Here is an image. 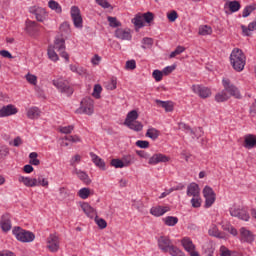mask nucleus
<instances>
[{"mask_svg":"<svg viewBox=\"0 0 256 256\" xmlns=\"http://www.w3.org/2000/svg\"><path fill=\"white\" fill-rule=\"evenodd\" d=\"M71 17L75 27L78 29L83 27V18L81 17V10H79V7H71Z\"/></svg>","mask_w":256,"mask_h":256,"instance_id":"nucleus-12","label":"nucleus"},{"mask_svg":"<svg viewBox=\"0 0 256 256\" xmlns=\"http://www.w3.org/2000/svg\"><path fill=\"white\" fill-rule=\"evenodd\" d=\"M139 119V113H137V110H132L128 112L126 119L124 121V125H127L129 123H133Z\"/></svg>","mask_w":256,"mask_h":256,"instance_id":"nucleus-29","label":"nucleus"},{"mask_svg":"<svg viewBox=\"0 0 256 256\" xmlns=\"http://www.w3.org/2000/svg\"><path fill=\"white\" fill-rule=\"evenodd\" d=\"M158 249L162 251V253H169V249L172 247L173 242L168 236H160L157 240Z\"/></svg>","mask_w":256,"mask_h":256,"instance_id":"nucleus-11","label":"nucleus"},{"mask_svg":"<svg viewBox=\"0 0 256 256\" xmlns=\"http://www.w3.org/2000/svg\"><path fill=\"white\" fill-rule=\"evenodd\" d=\"M94 217H95L94 221H95L96 225H98L99 229L107 228V221H105V219L100 218L99 216H97V214Z\"/></svg>","mask_w":256,"mask_h":256,"instance_id":"nucleus-45","label":"nucleus"},{"mask_svg":"<svg viewBox=\"0 0 256 256\" xmlns=\"http://www.w3.org/2000/svg\"><path fill=\"white\" fill-rule=\"evenodd\" d=\"M125 126L130 128L132 131H143V124L137 120L130 122L129 124H125Z\"/></svg>","mask_w":256,"mask_h":256,"instance_id":"nucleus-35","label":"nucleus"},{"mask_svg":"<svg viewBox=\"0 0 256 256\" xmlns=\"http://www.w3.org/2000/svg\"><path fill=\"white\" fill-rule=\"evenodd\" d=\"M52 83L60 93H63L67 97H71V95H73V87H71L69 82L65 81L63 78L54 79Z\"/></svg>","mask_w":256,"mask_h":256,"instance_id":"nucleus-7","label":"nucleus"},{"mask_svg":"<svg viewBox=\"0 0 256 256\" xmlns=\"http://www.w3.org/2000/svg\"><path fill=\"white\" fill-rule=\"evenodd\" d=\"M169 209L167 207L163 206H156L151 208L150 213L151 215H154V217H161L162 215H165Z\"/></svg>","mask_w":256,"mask_h":256,"instance_id":"nucleus-28","label":"nucleus"},{"mask_svg":"<svg viewBox=\"0 0 256 256\" xmlns=\"http://www.w3.org/2000/svg\"><path fill=\"white\" fill-rule=\"evenodd\" d=\"M213 33V28L209 25H201L198 29V35L206 36Z\"/></svg>","mask_w":256,"mask_h":256,"instance_id":"nucleus-36","label":"nucleus"},{"mask_svg":"<svg viewBox=\"0 0 256 256\" xmlns=\"http://www.w3.org/2000/svg\"><path fill=\"white\" fill-rule=\"evenodd\" d=\"M29 13L31 15L35 16L36 21H39V23H43L49 17V14L47 13V10L43 7L39 6H32L29 8Z\"/></svg>","mask_w":256,"mask_h":256,"instance_id":"nucleus-10","label":"nucleus"},{"mask_svg":"<svg viewBox=\"0 0 256 256\" xmlns=\"http://www.w3.org/2000/svg\"><path fill=\"white\" fill-rule=\"evenodd\" d=\"M187 197H199L201 196V188H199V184L191 183L187 187L186 191Z\"/></svg>","mask_w":256,"mask_h":256,"instance_id":"nucleus-20","label":"nucleus"},{"mask_svg":"<svg viewBox=\"0 0 256 256\" xmlns=\"http://www.w3.org/2000/svg\"><path fill=\"white\" fill-rule=\"evenodd\" d=\"M0 227L4 233L11 231V217L8 214L2 216L0 221Z\"/></svg>","mask_w":256,"mask_h":256,"instance_id":"nucleus-24","label":"nucleus"},{"mask_svg":"<svg viewBox=\"0 0 256 256\" xmlns=\"http://www.w3.org/2000/svg\"><path fill=\"white\" fill-rule=\"evenodd\" d=\"M240 241L242 243H253L255 241V236L251 230L242 227L240 228Z\"/></svg>","mask_w":256,"mask_h":256,"instance_id":"nucleus-16","label":"nucleus"},{"mask_svg":"<svg viewBox=\"0 0 256 256\" xmlns=\"http://www.w3.org/2000/svg\"><path fill=\"white\" fill-rule=\"evenodd\" d=\"M90 157L92 159V163H94V165H96V167H98L102 171H105V169H107L105 167V161H103V159H101V157H99L97 154L91 152Z\"/></svg>","mask_w":256,"mask_h":256,"instance_id":"nucleus-26","label":"nucleus"},{"mask_svg":"<svg viewBox=\"0 0 256 256\" xmlns=\"http://www.w3.org/2000/svg\"><path fill=\"white\" fill-rule=\"evenodd\" d=\"M166 16L168 21H170V23H175V21L179 19V14H177V11L175 10L168 12Z\"/></svg>","mask_w":256,"mask_h":256,"instance_id":"nucleus-50","label":"nucleus"},{"mask_svg":"<svg viewBox=\"0 0 256 256\" xmlns=\"http://www.w3.org/2000/svg\"><path fill=\"white\" fill-rule=\"evenodd\" d=\"M72 173L73 175H77L78 179H80V181H83V183H85L86 185H89L91 183V178H89V174H87V172L82 171L79 168H74Z\"/></svg>","mask_w":256,"mask_h":256,"instance_id":"nucleus-22","label":"nucleus"},{"mask_svg":"<svg viewBox=\"0 0 256 256\" xmlns=\"http://www.w3.org/2000/svg\"><path fill=\"white\" fill-rule=\"evenodd\" d=\"M183 190V186H176V187H172L168 190H166L165 192H163L159 199H165V197H167V195H171V193H173V191H181Z\"/></svg>","mask_w":256,"mask_h":256,"instance_id":"nucleus-43","label":"nucleus"},{"mask_svg":"<svg viewBox=\"0 0 256 256\" xmlns=\"http://www.w3.org/2000/svg\"><path fill=\"white\" fill-rule=\"evenodd\" d=\"M122 162L124 167H129V165H133V163H135V157H133L131 154L124 155L122 157Z\"/></svg>","mask_w":256,"mask_h":256,"instance_id":"nucleus-39","label":"nucleus"},{"mask_svg":"<svg viewBox=\"0 0 256 256\" xmlns=\"http://www.w3.org/2000/svg\"><path fill=\"white\" fill-rule=\"evenodd\" d=\"M247 58L243 51L239 48H235L230 54V62L235 71L241 73L245 69V63Z\"/></svg>","mask_w":256,"mask_h":256,"instance_id":"nucleus-4","label":"nucleus"},{"mask_svg":"<svg viewBox=\"0 0 256 256\" xmlns=\"http://www.w3.org/2000/svg\"><path fill=\"white\" fill-rule=\"evenodd\" d=\"M253 9V6H247L242 12V17H249L253 13Z\"/></svg>","mask_w":256,"mask_h":256,"instance_id":"nucleus-62","label":"nucleus"},{"mask_svg":"<svg viewBox=\"0 0 256 256\" xmlns=\"http://www.w3.org/2000/svg\"><path fill=\"white\" fill-rule=\"evenodd\" d=\"M208 233L211 237H216L217 239H225V233L221 232L216 225H211Z\"/></svg>","mask_w":256,"mask_h":256,"instance_id":"nucleus-27","label":"nucleus"},{"mask_svg":"<svg viewBox=\"0 0 256 256\" xmlns=\"http://www.w3.org/2000/svg\"><path fill=\"white\" fill-rule=\"evenodd\" d=\"M108 22L110 24V27H121V22L117 21V18L115 17H108Z\"/></svg>","mask_w":256,"mask_h":256,"instance_id":"nucleus-59","label":"nucleus"},{"mask_svg":"<svg viewBox=\"0 0 256 256\" xmlns=\"http://www.w3.org/2000/svg\"><path fill=\"white\" fill-rule=\"evenodd\" d=\"M115 37L117 39H121V41H131L132 35L131 30L129 28H117L115 31Z\"/></svg>","mask_w":256,"mask_h":256,"instance_id":"nucleus-19","label":"nucleus"},{"mask_svg":"<svg viewBox=\"0 0 256 256\" xmlns=\"http://www.w3.org/2000/svg\"><path fill=\"white\" fill-rule=\"evenodd\" d=\"M229 213L231 217H236L241 221L247 222L251 219V216L249 215V211L245 207L239 206L237 204H234L229 208Z\"/></svg>","mask_w":256,"mask_h":256,"instance_id":"nucleus-6","label":"nucleus"},{"mask_svg":"<svg viewBox=\"0 0 256 256\" xmlns=\"http://www.w3.org/2000/svg\"><path fill=\"white\" fill-rule=\"evenodd\" d=\"M163 221H164L165 225H167L168 227H175V225H177V223H179V218H177L175 216H167V217L163 218Z\"/></svg>","mask_w":256,"mask_h":256,"instance_id":"nucleus-34","label":"nucleus"},{"mask_svg":"<svg viewBox=\"0 0 256 256\" xmlns=\"http://www.w3.org/2000/svg\"><path fill=\"white\" fill-rule=\"evenodd\" d=\"M81 163V155L76 154L70 159V165L71 167H74V169H77V165Z\"/></svg>","mask_w":256,"mask_h":256,"instance_id":"nucleus-49","label":"nucleus"},{"mask_svg":"<svg viewBox=\"0 0 256 256\" xmlns=\"http://www.w3.org/2000/svg\"><path fill=\"white\" fill-rule=\"evenodd\" d=\"M193 93H195V95H199L201 97V99H207V97H211V89L202 86V85H192L191 87Z\"/></svg>","mask_w":256,"mask_h":256,"instance_id":"nucleus-13","label":"nucleus"},{"mask_svg":"<svg viewBox=\"0 0 256 256\" xmlns=\"http://www.w3.org/2000/svg\"><path fill=\"white\" fill-rule=\"evenodd\" d=\"M47 248L52 253H57L59 251V236L57 234H50L47 238Z\"/></svg>","mask_w":256,"mask_h":256,"instance_id":"nucleus-15","label":"nucleus"},{"mask_svg":"<svg viewBox=\"0 0 256 256\" xmlns=\"http://www.w3.org/2000/svg\"><path fill=\"white\" fill-rule=\"evenodd\" d=\"M106 89H108V91H114V89H117V79L112 78V79L106 84Z\"/></svg>","mask_w":256,"mask_h":256,"instance_id":"nucleus-56","label":"nucleus"},{"mask_svg":"<svg viewBox=\"0 0 256 256\" xmlns=\"http://www.w3.org/2000/svg\"><path fill=\"white\" fill-rule=\"evenodd\" d=\"M202 193L205 199L204 207H206V209H209V207H211L215 203L217 199V194H215V191H213V188H211L210 186H205Z\"/></svg>","mask_w":256,"mask_h":256,"instance_id":"nucleus-8","label":"nucleus"},{"mask_svg":"<svg viewBox=\"0 0 256 256\" xmlns=\"http://www.w3.org/2000/svg\"><path fill=\"white\" fill-rule=\"evenodd\" d=\"M222 85L224 87V90L218 92L215 95V101H217V103H223L225 101H228L230 97H235V99H241V93L239 92V89L235 87V85L231 84V80H229V78H224L222 80Z\"/></svg>","mask_w":256,"mask_h":256,"instance_id":"nucleus-1","label":"nucleus"},{"mask_svg":"<svg viewBox=\"0 0 256 256\" xmlns=\"http://www.w3.org/2000/svg\"><path fill=\"white\" fill-rule=\"evenodd\" d=\"M12 233L17 241H20L21 243H33V241H35V234L31 231L24 230L21 227H14Z\"/></svg>","mask_w":256,"mask_h":256,"instance_id":"nucleus-5","label":"nucleus"},{"mask_svg":"<svg viewBox=\"0 0 256 256\" xmlns=\"http://www.w3.org/2000/svg\"><path fill=\"white\" fill-rule=\"evenodd\" d=\"M179 127L180 129H183L188 135H190L192 139H199V137H201L203 133V129L201 128L192 129L191 127L183 123L180 124Z\"/></svg>","mask_w":256,"mask_h":256,"instance_id":"nucleus-17","label":"nucleus"},{"mask_svg":"<svg viewBox=\"0 0 256 256\" xmlns=\"http://www.w3.org/2000/svg\"><path fill=\"white\" fill-rule=\"evenodd\" d=\"M48 7L52 11H55L58 15H61V13H63V8L61 7V4H59V2L55 0H50L48 2Z\"/></svg>","mask_w":256,"mask_h":256,"instance_id":"nucleus-30","label":"nucleus"},{"mask_svg":"<svg viewBox=\"0 0 256 256\" xmlns=\"http://www.w3.org/2000/svg\"><path fill=\"white\" fill-rule=\"evenodd\" d=\"M220 255L221 256H231V251L227 249L225 246L220 247Z\"/></svg>","mask_w":256,"mask_h":256,"instance_id":"nucleus-64","label":"nucleus"},{"mask_svg":"<svg viewBox=\"0 0 256 256\" xmlns=\"http://www.w3.org/2000/svg\"><path fill=\"white\" fill-rule=\"evenodd\" d=\"M63 141H68L69 143H81V137L78 135H68L63 138Z\"/></svg>","mask_w":256,"mask_h":256,"instance_id":"nucleus-47","label":"nucleus"},{"mask_svg":"<svg viewBox=\"0 0 256 256\" xmlns=\"http://www.w3.org/2000/svg\"><path fill=\"white\" fill-rule=\"evenodd\" d=\"M101 91H103V87H101L99 84H96L92 93L93 97H95V99H101Z\"/></svg>","mask_w":256,"mask_h":256,"instance_id":"nucleus-52","label":"nucleus"},{"mask_svg":"<svg viewBox=\"0 0 256 256\" xmlns=\"http://www.w3.org/2000/svg\"><path fill=\"white\" fill-rule=\"evenodd\" d=\"M41 116V110L37 107H31L27 110V117L28 119H39Z\"/></svg>","mask_w":256,"mask_h":256,"instance_id":"nucleus-31","label":"nucleus"},{"mask_svg":"<svg viewBox=\"0 0 256 256\" xmlns=\"http://www.w3.org/2000/svg\"><path fill=\"white\" fill-rule=\"evenodd\" d=\"M110 165L112 167H115V169H123V167H125V165L123 164V160L121 159H112Z\"/></svg>","mask_w":256,"mask_h":256,"instance_id":"nucleus-53","label":"nucleus"},{"mask_svg":"<svg viewBox=\"0 0 256 256\" xmlns=\"http://www.w3.org/2000/svg\"><path fill=\"white\" fill-rule=\"evenodd\" d=\"M163 71L160 70H154L152 73V77L153 79H155V81H157V83H159V81L163 80Z\"/></svg>","mask_w":256,"mask_h":256,"instance_id":"nucleus-55","label":"nucleus"},{"mask_svg":"<svg viewBox=\"0 0 256 256\" xmlns=\"http://www.w3.org/2000/svg\"><path fill=\"white\" fill-rule=\"evenodd\" d=\"M60 31L62 33H71V26L69 25V22H64L60 25Z\"/></svg>","mask_w":256,"mask_h":256,"instance_id":"nucleus-60","label":"nucleus"},{"mask_svg":"<svg viewBox=\"0 0 256 256\" xmlns=\"http://www.w3.org/2000/svg\"><path fill=\"white\" fill-rule=\"evenodd\" d=\"M181 245L183 249L186 250L187 253L195 251L196 249V246L193 244V240H191V238L189 237L182 238Z\"/></svg>","mask_w":256,"mask_h":256,"instance_id":"nucleus-25","label":"nucleus"},{"mask_svg":"<svg viewBox=\"0 0 256 256\" xmlns=\"http://www.w3.org/2000/svg\"><path fill=\"white\" fill-rule=\"evenodd\" d=\"M155 103L156 105H158V107H162L163 109H165L167 113H171V111H173V104H171V102L155 100Z\"/></svg>","mask_w":256,"mask_h":256,"instance_id":"nucleus-33","label":"nucleus"},{"mask_svg":"<svg viewBox=\"0 0 256 256\" xmlns=\"http://www.w3.org/2000/svg\"><path fill=\"white\" fill-rule=\"evenodd\" d=\"M142 49H149L153 47V38L145 37L142 39Z\"/></svg>","mask_w":256,"mask_h":256,"instance_id":"nucleus-51","label":"nucleus"},{"mask_svg":"<svg viewBox=\"0 0 256 256\" xmlns=\"http://www.w3.org/2000/svg\"><path fill=\"white\" fill-rule=\"evenodd\" d=\"M169 255L171 256H185V252H183L179 247L172 244V247L168 250Z\"/></svg>","mask_w":256,"mask_h":256,"instance_id":"nucleus-38","label":"nucleus"},{"mask_svg":"<svg viewBox=\"0 0 256 256\" xmlns=\"http://www.w3.org/2000/svg\"><path fill=\"white\" fill-rule=\"evenodd\" d=\"M74 127L72 125L70 126H63L59 128L60 133H64L65 135H69L70 133H73Z\"/></svg>","mask_w":256,"mask_h":256,"instance_id":"nucleus-58","label":"nucleus"},{"mask_svg":"<svg viewBox=\"0 0 256 256\" xmlns=\"http://www.w3.org/2000/svg\"><path fill=\"white\" fill-rule=\"evenodd\" d=\"M184 51H185V47L177 46L176 49L173 52H171L170 59L177 57V55H181V53H184Z\"/></svg>","mask_w":256,"mask_h":256,"instance_id":"nucleus-54","label":"nucleus"},{"mask_svg":"<svg viewBox=\"0 0 256 256\" xmlns=\"http://www.w3.org/2000/svg\"><path fill=\"white\" fill-rule=\"evenodd\" d=\"M57 52L63 59L69 63V54L65 52V39L63 38H56L54 41L53 46L48 47V57L51 61L57 62L59 60V55H57Z\"/></svg>","mask_w":256,"mask_h":256,"instance_id":"nucleus-2","label":"nucleus"},{"mask_svg":"<svg viewBox=\"0 0 256 256\" xmlns=\"http://www.w3.org/2000/svg\"><path fill=\"white\" fill-rule=\"evenodd\" d=\"M132 23L135 25V27L141 29V27H143L145 23V20L143 19V16L141 14H138L134 19H132Z\"/></svg>","mask_w":256,"mask_h":256,"instance_id":"nucleus-40","label":"nucleus"},{"mask_svg":"<svg viewBox=\"0 0 256 256\" xmlns=\"http://www.w3.org/2000/svg\"><path fill=\"white\" fill-rule=\"evenodd\" d=\"M37 29V22L28 20L26 21V31L30 33V35Z\"/></svg>","mask_w":256,"mask_h":256,"instance_id":"nucleus-44","label":"nucleus"},{"mask_svg":"<svg viewBox=\"0 0 256 256\" xmlns=\"http://www.w3.org/2000/svg\"><path fill=\"white\" fill-rule=\"evenodd\" d=\"M159 135H161V132L157 130V128H149L146 132V137H149V139H152V141H157L159 139Z\"/></svg>","mask_w":256,"mask_h":256,"instance_id":"nucleus-32","label":"nucleus"},{"mask_svg":"<svg viewBox=\"0 0 256 256\" xmlns=\"http://www.w3.org/2000/svg\"><path fill=\"white\" fill-rule=\"evenodd\" d=\"M222 229L230 233V235H233V237H237V235L239 234V232L231 224L223 225Z\"/></svg>","mask_w":256,"mask_h":256,"instance_id":"nucleus-42","label":"nucleus"},{"mask_svg":"<svg viewBox=\"0 0 256 256\" xmlns=\"http://www.w3.org/2000/svg\"><path fill=\"white\" fill-rule=\"evenodd\" d=\"M190 203L194 209H199V207H201V203H202L201 196L192 197V199L190 200Z\"/></svg>","mask_w":256,"mask_h":256,"instance_id":"nucleus-46","label":"nucleus"},{"mask_svg":"<svg viewBox=\"0 0 256 256\" xmlns=\"http://www.w3.org/2000/svg\"><path fill=\"white\" fill-rule=\"evenodd\" d=\"M79 111L85 115H93V113H95V101L91 98H84L81 101Z\"/></svg>","mask_w":256,"mask_h":256,"instance_id":"nucleus-9","label":"nucleus"},{"mask_svg":"<svg viewBox=\"0 0 256 256\" xmlns=\"http://www.w3.org/2000/svg\"><path fill=\"white\" fill-rule=\"evenodd\" d=\"M244 147L245 149H254L256 147V135L247 134L244 136Z\"/></svg>","mask_w":256,"mask_h":256,"instance_id":"nucleus-23","label":"nucleus"},{"mask_svg":"<svg viewBox=\"0 0 256 256\" xmlns=\"http://www.w3.org/2000/svg\"><path fill=\"white\" fill-rule=\"evenodd\" d=\"M37 157H39L37 152H32L29 154L31 165H35V166L40 165L41 161L39 159H37Z\"/></svg>","mask_w":256,"mask_h":256,"instance_id":"nucleus-48","label":"nucleus"},{"mask_svg":"<svg viewBox=\"0 0 256 256\" xmlns=\"http://www.w3.org/2000/svg\"><path fill=\"white\" fill-rule=\"evenodd\" d=\"M226 5H228V8L231 11V13H237V11L241 9V4L237 0L228 2Z\"/></svg>","mask_w":256,"mask_h":256,"instance_id":"nucleus-37","label":"nucleus"},{"mask_svg":"<svg viewBox=\"0 0 256 256\" xmlns=\"http://www.w3.org/2000/svg\"><path fill=\"white\" fill-rule=\"evenodd\" d=\"M17 113H19V109L13 104H8L0 109V117H11Z\"/></svg>","mask_w":256,"mask_h":256,"instance_id":"nucleus-18","label":"nucleus"},{"mask_svg":"<svg viewBox=\"0 0 256 256\" xmlns=\"http://www.w3.org/2000/svg\"><path fill=\"white\" fill-rule=\"evenodd\" d=\"M142 17L146 23H151V21H153V13L151 12L144 13Z\"/></svg>","mask_w":256,"mask_h":256,"instance_id":"nucleus-63","label":"nucleus"},{"mask_svg":"<svg viewBox=\"0 0 256 256\" xmlns=\"http://www.w3.org/2000/svg\"><path fill=\"white\" fill-rule=\"evenodd\" d=\"M136 147H139L140 149H148L149 141H147V140H138V141H136Z\"/></svg>","mask_w":256,"mask_h":256,"instance_id":"nucleus-61","label":"nucleus"},{"mask_svg":"<svg viewBox=\"0 0 256 256\" xmlns=\"http://www.w3.org/2000/svg\"><path fill=\"white\" fill-rule=\"evenodd\" d=\"M171 158L165 154L161 153H155L153 154L149 160H148V165H159V163H169Z\"/></svg>","mask_w":256,"mask_h":256,"instance_id":"nucleus-14","label":"nucleus"},{"mask_svg":"<svg viewBox=\"0 0 256 256\" xmlns=\"http://www.w3.org/2000/svg\"><path fill=\"white\" fill-rule=\"evenodd\" d=\"M19 183H23L25 187H44V189L49 188V180L43 175H38L37 178L19 176Z\"/></svg>","mask_w":256,"mask_h":256,"instance_id":"nucleus-3","label":"nucleus"},{"mask_svg":"<svg viewBox=\"0 0 256 256\" xmlns=\"http://www.w3.org/2000/svg\"><path fill=\"white\" fill-rule=\"evenodd\" d=\"M80 207H81L83 213H85V215H87V217H89L90 219H93V217H95L97 215V210H95V208H93L87 202L81 203Z\"/></svg>","mask_w":256,"mask_h":256,"instance_id":"nucleus-21","label":"nucleus"},{"mask_svg":"<svg viewBox=\"0 0 256 256\" xmlns=\"http://www.w3.org/2000/svg\"><path fill=\"white\" fill-rule=\"evenodd\" d=\"M25 79H26V81H28L30 83V85H37V76H35L31 73H28L25 76Z\"/></svg>","mask_w":256,"mask_h":256,"instance_id":"nucleus-57","label":"nucleus"},{"mask_svg":"<svg viewBox=\"0 0 256 256\" xmlns=\"http://www.w3.org/2000/svg\"><path fill=\"white\" fill-rule=\"evenodd\" d=\"M90 195H91V189L89 188H81L78 191V197H80V199H89Z\"/></svg>","mask_w":256,"mask_h":256,"instance_id":"nucleus-41","label":"nucleus"}]
</instances>
